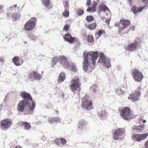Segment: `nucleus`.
<instances>
[{
	"label": "nucleus",
	"mask_w": 148,
	"mask_h": 148,
	"mask_svg": "<svg viewBox=\"0 0 148 148\" xmlns=\"http://www.w3.org/2000/svg\"><path fill=\"white\" fill-rule=\"evenodd\" d=\"M84 60L83 63V66L84 71H87L89 70L91 71L93 69L95 63V60L99 56L97 51H86L84 52L83 54Z\"/></svg>",
	"instance_id": "nucleus-1"
},
{
	"label": "nucleus",
	"mask_w": 148,
	"mask_h": 148,
	"mask_svg": "<svg viewBox=\"0 0 148 148\" xmlns=\"http://www.w3.org/2000/svg\"><path fill=\"white\" fill-rule=\"evenodd\" d=\"M21 96L23 99L22 101L25 102H27L28 104L31 105L30 110L32 111L35 108V105L32 101V99L30 95L28 93L23 92L21 93Z\"/></svg>",
	"instance_id": "nucleus-2"
},
{
	"label": "nucleus",
	"mask_w": 148,
	"mask_h": 148,
	"mask_svg": "<svg viewBox=\"0 0 148 148\" xmlns=\"http://www.w3.org/2000/svg\"><path fill=\"white\" fill-rule=\"evenodd\" d=\"M58 60L60 61L61 64L64 67H69V64L70 63L67 62V58L64 56H59L58 58H53L52 61V65L54 66L58 62Z\"/></svg>",
	"instance_id": "nucleus-3"
},
{
	"label": "nucleus",
	"mask_w": 148,
	"mask_h": 148,
	"mask_svg": "<svg viewBox=\"0 0 148 148\" xmlns=\"http://www.w3.org/2000/svg\"><path fill=\"white\" fill-rule=\"evenodd\" d=\"M142 42V41L140 39L137 38L135 40L134 42L129 44L126 49L131 51H135L139 48Z\"/></svg>",
	"instance_id": "nucleus-4"
},
{
	"label": "nucleus",
	"mask_w": 148,
	"mask_h": 148,
	"mask_svg": "<svg viewBox=\"0 0 148 148\" xmlns=\"http://www.w3.org/2000/svg\"><path fill=\"white\" fill-rule=\"evenodd\" d=\"M99 63L102 64L107 68L111 66L110 60L108 58L105 56L102 53H99V57L98 61Z\"/></svg>",
	"instance_id": "nucleus-5"
},
{
	"label": "nucleus",
	"mask_w": 148,
	"mask_h": 148,
	"mask_svg": "<svg viewBox=\"0 0 148 148\" xmlns=\"http://www.w3.org/2000/svg\"><path fill=\"white\" fill-rule=\"evenodd\" d=\"M82 107L86 110H90L92 107V101L87 96L84 97L82 99Z\"/></svg>",
	"instance_id": "nucleus-6"
},
{
	"label": "nucleus",
	"mask_w": 148,
	"mask_h": 148,
	"mask_svg": "<svg viewBox=\"0 0 148 148\" xmlns=\"http://www.w3.org/2000/svg\"><path fill=\"white\" fill-rule=\"evenodd\" d=\"M79 85V80L78 78L72 80L70 83V85L71 90L73 92L75 90L79 91L80 90Z\"/></svg>",
	"instance_id": "nucleus-7"
},
{
	"label": "nucleus",
	"mask_w": 148,
	"mask_h": 148,
	"mask_svg": "<svg viewBox=\"0 0 148 148\" xmlns=\"http://www.w3.org/2000/svg\"><path fill=\"white\" fill-rule=\"evenodd\" d=\"M141 94L140 88V87L134 93L131 94L128 97V99L133 102L138 101L140 97Z\"/></svg>",
	"instance_id": "nucleus-8"
},
{
	"label": "nucleus",
	"mask_w": 148,
	"mask_h": 148,
	"mask_svg": "<svg viewBox=\"0 0 148 148\" xmlns=\"http://www.w3.org/2000/svg\"><path fill=\"white\" fill-rule=\"evenodd\" d=\"M121 116L125 120H128L132 118L130 113V109L128 107L123 108L121 112Z\"/></svg>",
	"instance_id": "nucleus-9"
},
{
	"label": "nucleus",
	"mask_w": 148,
	"mask_h": 148,
	"mask_svg": "<svg viewBox=\"0 0 148 148\" xmlns=\"http://www.w3.org/2000/svg\"><path fill=\"white\" fill-rule=\"evenodd\" d=\"M36 21V19L34 17L31 18L25 24L24 27L25 29L27 31L32 30L34 27Z\"/></svg>",
	"instance_id": "nucleus-10"
},
{
	"label": "nucleus",
	"mask_w": 148,
	"mask_h": 148,
	"mask_svg": "<svg viewBox=\"0 0 148 148\" xmlns=\"http://www.w3.org/2000/svg\"><path fill=\"white\" fill-rule=\"evenodd\" d=\"M133 77L134 80L138 82H141L143 76L142 73L138 69H135L133 71Z\"/></svg>",
	"instance_id": "nucleus-11"
},
{
	"label": "nucleus",
	"mask_w": 148,
	"mask_h": 148,
	"mask_svg": "<svg viewBox=\"0 0 148 148\" xmlns=\"http://www.w3.org/2000/svg\"><path fill=\"white\" fill-rule=\"evenodd\" d=\"M124 132L123 129L119 128L115 130L114 132H112V138L115 140H117L118 139H121V136Z\"/></svg>",
	"instance_id": "nucleus-12"
},
{
	"label": "nucleus",
	"mask_w": 148,
	"mask_h": 148,
	"mask_svg": "<svg viewBox=\"0 0 148 148\" xmlns=\"http://www.w3.org/2000/svg\"><path fill=\"white\" fill-rule=\"evenodd\" d=\"M148 136V133L143 134H134L133 135V140L138 142H140L146 138Z\"/></svg>",
	"instance_id": "nucleus-13"
},
{
	"label": "nucleus",
	"mask_w": 148,
	"mask_h": 148,
	"mask_svg": "<svg viewBox=\"0 0 148 148\" xmlns=\"http://www.w3.org/2000/svg\"><path fill=\"white\" fill-rule=\"evenodd\" d=\"M30 106H31V105L28 104L27 102H27H24L21 101L18 105L17 110L19 112L22 113L24 111L25 107H28L30 110Z\"/></svg>",
	"instance_id": "nucleus-14"
},
{
	"label": "nucleus",
	"mask_w": 148,
	"mask_h": 148,
	"mask_svg": "<svg viewBox=\"0 0 148 148\" xmlns=\"http://www.w3.org/2000/svg\"><path fill=\"white\" fill-rule=\"evenodd\" d=\"M1 123L2 129H6L8 128L12 125V121L10 119H7L2 120Z\"/></svg>",
	"instance_id": "nucleus-15"
},
{
	"label": "nucleus",
	"mask_w": 148,
	"mask_h": 148,
	"mask_svg": "<svg viewBox=\"0 0 148 148\" xmlns=\"http://www.w3.org/2000/svg\"><path fill=\"white\" fill-rule=\"evenodd\" d=\"M64 40L67 41L70 43H72L75 40V38L72 37L69 33L66 34L64 37Z\"/></svg>",
	"instance_id": "nucleus-16"
},
{
	"label": "nucleus",
	"mask_w": 148,
	"mask_h": 148,
	"mask_svg": "<svg viewBox=\"0 0 148 148\" xmlns=\"http://www.w3.org/2000/svg\"><path fill=\"white\" fill-rule=\"evenodd\" d=\"M28 76L29 78L33 77L34 79L38 80H40L42 77L41 75L38 74L37 72L35 71L29 74Z\"/></svg>",
	"instance_id": "nucleus-17"
},
{
	"label": "nucleus",
	"mask_w": 148,
	"mask_h": 148,
	"mask_svg": "<svg viewBox=\"0 0 148 148\" xmlns=\"http://www.w3.org/2000/svg\"><path fill=\"white\" fill-rule=\"evenodd\" d=\"M145 7V6H144L137 7L135 5H133L132 10L134 14H136L141 12Z\"/></svg>",
	"instance_id": "nucleus-18"
},
{
	"label": "nucleus",
	"mask_w": 148,
	"mask_h": 148,
	"mask_svg": "<svg viewBox=\"0 0 148 148\" xmlns=\"http://www.w3.org/2000/svg\"><path fill=\"white\" fill-rule=\"evenodd\" d=\"M99 9L104 12H106V14L107 15L110 16L111 14L109 10L106 5L101 4L99 7Z\"/></svg>",
	"instance_id": "nucleus-19"
},
{
	"label": "nucleus",
	"mask_w": 148,
	"mask_h": 148,
	"mask_svg": "<svg viewBox=\"0 0 148 148\" xmlns=\"http://www.w3.org/2000/svg\"><path fill=\"white\" fill-rule=\"evenodd\" d=\"M42 1L43 5L46 9L49 10L52 8L53 5L50 2V0H42Z\"/></svg>",
	"instance_id": "nucleus-20"
},
{
	"label": "nucleus",
	"mask_w": 148,
	"mask_h": 148,
	"mask_svg": "<svg viewBox=\"0 0 148 148\" xmlns=\"http://www.w3.org/2000/svg\"><path fill=\"white\" fill-rule=\"evenodd\" d=\"M12 60L14 64L17 66L21 65L23 62V60L19 61L18 58L16 56L14 57L12 59Z\"/></svg>",
	"instance_id": "nucleus-21"
},
{
	"label": "nucleus",
	"mask_w": 148,
	"mask_h": 148,
	"mask_svg": "<svg viewBox=\"0 0 148 148\" xmlns=\"http://www.w3.org/2000/svg\"><path fill=\"white\" fill-rule=\"evenodd\" d=\"M120 22L123 26L121 29H123L124 28H127L130 24V21L127 20L121 19Z\"/></svg>",
	"instance_id": "nucleus-22"
},
{
	"label": "nucleus",
	"mask_w": 148,
	"mask_h": 148,
	"mask_svg": "<svg viewBox=\"0 0 148 148\" xmlns=\"http://www.w3.org/2000/svg\"><path fill=\"white\" fill-rule=\"evenodd\" d=\"M48 121L49 123H51L52 124L54 121L57 122H60L61 120L58 117H51L48 119Z\"/></svg>",
	"instance_id": "nucleus-23"
},
{
	"label": "nucleus",
	"mask_w": 148,
	"mask_h": 148,
	"mask_svg": "<svg viewBox=\"0 0 148 148\" xmlns=\"http://www.w3.org/2000/svg\"><path fill=\"white\" fill-rule=\"evenodd\" d=\"M87 124V123L84 119H81L80 120L78 124V126L80 129H82L83 127L85 126Z\"/></svg>",
	"instance_id": "nucleus-24"
},
{
	"label": "nucleus",
	"mask_w": 148,
	"mask_h": 148,
	"mask_svg": "<svg viewBox=\"0 0 148 148\" xmlns=\"http://www.w3.org/2000/svg\"><path fill=\"white\" fill-rule=\"evenodd\" d=\"M65 78V76L64 73L63 72H61L59 75L58 79V81L61 83L63 82Z\"/></svg>",
	"instance_id": "nucleus-25"
},
{
	"label": "nucleus",
	"mask_w": 148,
	"mask_h": 148,
	"mask_svg": "<svg viewBox=\"0 0 148 148\" xmlns=\"http://www.w3.org/2000/svg\"><path fill=\"white\" fill-rule=\"evenodd\" d=\"M102 34H105V32L102 30H101L98 32H97L95 35V36L96 38L97 39L99 38L101 36Z\"/></svg>",
	"instance_id": "nucleus-26"
},
{
	"label": "nucleus",
	"mask_w": 148,
	"mask_h": 148,
	"mask_svg": "<svg viewBox=\"0 0 148 148\" xmlns=\"http://www.w3.org/2000/svg\"><path fill=\"white\" fill-rule=\"evenodd\" d=\"M116 93L119 96L124 94L125 92L120 88H117L115 89Z\"/></svg>",
	"instance_id": "nucleus-27"
},
{
	"label": "nucleus",
	"mask_w": 148,
	"mask_h": 148,
	"mask_svg": "<svg viewBox=\"0 0 148 148\" xmlns=\"http://www.w3.org/2000/svg\"><path fill=\"white\" fill-rule=\"evenodd\" d=\"M20 16L19 13H13L12 14L11 16L13 20H16L19 18Z\"/></svg>",
	"instance_id": "nucleus-28"
},
{
	"label": "nucleus",
	"mask_w": 148,
	"mask_h": 148,
	"mask_svg": "<svg viewBox=\"0 0 148 148\" xmlns=\"http://www.w3.org/2000/svg\"><path fill=\"white\" fill-rule=\"evenodd\" d=\"M144 129V126L143 125H141L137 127H135L134 129L136 130L138 132H140L143 130Z\"/></svg>",
	"instance_id": "nucleus-29"
},
{
	"label": "nucleus",
	"mask_w": 148,
	"mask_h": 148,
	"mask_svg": "<svg viewBox=\"0 0 148 148\" xmlns=\"http://www.w3.org/2000/svg\"><path fill=\"white\" fill-rule=\"evenodd\" d=\"M67 62L69 63V67H64V68H71V69L73 71H75L76 68V67L75 65L74 64H73V63H72L71 62H69V61H68V60H67Z\"/></svg>",
	"instance_id": "nucleus-30"
},
{
	"label": "nucleus",
	"mask_w": 148,
	"mask_h": 148,
	"mask_svg": "<svg viewBox=\"0 0 148 148\" xmlns=\"http://www.w3.org/2000/svg\"><path fill=\"white\" fill-rule=\"evenodd\" d=\"M23 125L24 127V129L26 130H29L31 127L30 124L27 122H24L23 123Z\"/></svg>",
	"instance_id": "nucleus-31"
},
{
	"label": "nucleus",
	"mask_w": 148,
	"mask_h": 148,
	"mask_svg": "<svg viewBox=\"0 0 148 148\" xmlns=\"http://www.w3.org/2000/svg\"><path fill=\"white\" fill-rule=\"evenodd\" d=\"M97 86L95 85L91 86L90 88V90L92 93H95L96 92L97 90Z\"/></svg>",
	"instance_id": "nucleus-32"
},
{
	"label": "nucleus",
	"mask_w": 148,
	"mask_h": 148,
	"mask_svg": "<svg viewBox=\"0 0 148 148\" xmlns=\"http://www.w3.org/2000/svg\"><path fill=\"white\" fill-rule=\"evenodd\" d=\"M28 37L31 40H32L34 41H36L38 39L37 37L34 36L32 34H29Z\"/></svg>",
	"instance_id": "nucleus-33"
},
{
	"label": "nucleus",
	"mask_w": 148,
	"mask_h": 148,
	"mask_svg": "<svg viewBox=\"0 0 148 148\" xmlns=\"http://www.w3.org/2000/svg\"><path fill=\"white\" fill-rule=\"evenodd\" d=\"M87 40L89 42L91 43L92 42L94 41L93 37L91 36H88L87 38Z\"/></svg>",
	"instance_id": "nucleus-34"
},
{
	"label": "nucleus",
	"mask_w": 148,
	"mask_h": 148,
	"mask_svg": "<svg viewBox=\"0 0 148 148\" xmlns=\"http://www.w3.org/2000/svg\"><path fill=\"white\" fill-rule=\"evenodd\" d=\"M93 17L91 16H88L86 17V20L88 22H90L94 20Z\"/></svg>",
	"instance_id": "nucleus-35"
},
{
	"label": "nucleus",
	"mask_w": 148,
	"mask_h": 148,
	"mask_svg": "<svg viewBox=\"0 0 148 148\" xmlns=\"http://www.w3.org/2000/svg\"><path fill=\"white\" fill-rule=\"evenodd\" d=\"M63 15L64 16L68 17L69 16V13L68 9H66L63 13Z\"/></svg>",
	"instance_id": "nucleus-36"
},
{
	"label": "nucleus",
	"mask_w": 148,
	"mask_h": 148,
	"mask_svg": "<svg viewBox=\"0 0 148 148\" xmlns=\"http://www.w3.org/2000/svg\"><path fill=\"white\" fill-rule=\"evenodd\" d=\"M83 10L81 8L78 9L77 12V14L79 16H80L83 14Z\"/></svg>",
	"instance_id": "nucleus-37"
},
{
	"label": "nucleus",
	"mask_w": 148,
	"mask_h": 148,
	"mask_svg": "<svg viewBox=\"0 0 148 148\" xmlns=\"http://www.w3.org/2000/svg\"><path fill=\"white\" fill-rule=\"evenodd\" d=\"M96 24L95 23H93L91 25H90L88 26V28L90 30H93L96 27Z\"/></svg>",
	"instance_id": "nucleus-38"
},
{
	"label": "nucleus",
	"mask_w": 148,
	"mask_h": 148,
	"mask_svg": "<svg viewBox=\"0 0 148 148\" xmlns=\"http://www.w3.org/2000/svg\"><path fill=\"white\" fill-rule=\"evenodd\" d=\"M63 4L64 6V8L66 9H68L69 10V4L68 1H64L63 2Z\"/></svg>",
	"instance_id": "nucleus-39"
},
{
	"label": "nucleus",
	"mask_w": 148,
	"mask_h": 148,
	"mask_svg": "<svg viewBox=\"0 0 148 148\" xmlns=\"http://www.w3.org/2000/svg\"><path fill=\"white\" fill-rule=\"evenodd\" d=\"M86 11L87 12H93L95 11V8H94V7L88 8L87 9Z\"/></svg>",
	"instance_id": "nucleus-40"
},
{
	"label": "nucleus",
	"mask_w": 148,
	"mask_h": 148,
	"mask_svg": "<svg viewBox=\"0 0 148 148\" xmlns=\"http://www.w3.org/2000/svg\"><path fill=\"white\" fill-rule=\"evenodd\" d=\"M54 142L56 143V144L57 145H59L60 144V139H56L55 140Z\"/></svg>",
	"instance_id": "nucleus-41"
},
{
	"label": "nucleus",
	"mask_w": 148,
	"mask_h": 148,
	"mask_svg": "<svg viewBox=\"0 0 148 148\" xmlns=\"http://www.w3.org/2000/svg\"><path fill=\"white\" fill-rule=\"evenodd\" d=\"M69 27V26L67 24H66L63 28V30L65 31H68Z\"/></svg>",
	"instance_id": "nucleus-42"
},
{
	"label": "nucleus",
	"mask_w": 148,
	"mask_h": 148,
	"mask_svg": "<svg viewBox=\"0 0 148 148\" xmlns=\"http://www.w3.org/2000/svg\"><path fill=\"white\" fill-rule=\"evenodd\" d=\"M60 142L62 144L64 145L66 143V141L65 139L62 138H60Z\"/></svg>",
	"instance_id": "nucleus-43"
},
{
	"label": "nucleus",
	"mask_w": 148,
	"mask_h": 148,
	"mask_svg": "<svg viewBox=\"0 0 148 148\" xmlns=\"http://www.w3.org/2000/svg\"><path fill=\"white\" fill-rule=\"evenodd\" d=\"M4 58L2 57L0 58V63L1 64H3L4 63Z\"/></svg>",
	"instance_id": "nucleus-44"
},
{
	"label": "nucleus",
	"mask_w": 148,
	"mask_h": 148,
	"mask_svg": "<svg viewBox=\"0 0 148 148\" xmlns=\"http://www.w3.org/2000/svg\"><path fill=\"white\" fill-rule=\"evenodd\" d=\"M91 4V1L90 0H88L86 3V5L87 6H90Z\"/></svg>",
	"instance_id": "nucleus-45"
},
{
	"label": "nucleus",
	"mask_w": 148,
	"mask_h": 148,
	"mask_svg": "<svg viewBox=\"0 0 148 148\" xmlns=\"http://www.w3.org/2000/svg\"><path fill=\"white\" fill-rule=\"evenodd\" d=\"M17 7L16 5H14V6H11L10 8V10H13V9H15V8Z\"/></svg>",
	"instance_id": "nucleus-46"
},
{
	"label": "nucleus",
	"mask_w": 148,
	"mask_h": 148,
	"mask_svg": "<svg viewBox=\"0 0 148 148\" xmlns=\"http://www.w3.org/2000/svg\"><path fill=\"white\" fill-rule=\"evenodd\" d=\"M145 148H148V140L145 142Z\"/></svg>",
	"instance_id": "nucleus-47"
},
{
	"label": "nucleus",
	"mask_w": 148,
	"mask_h": 148,
	"mask_svg": "<svg viewBox=\"0 0 148 148\" xmlns=\"http://www.w3.org/2000/svg\"><path fill=\"white\" fill-rule=\"evenodd\" d=\"M97 5V3L96 2H94L92 4V7H94V8H95Z\"/></svg>",
	"instance_id": "nucleus-48"
},
{
	"label": "nucleus",
	"mask_w": 148,
	"mask_h": 148,
	"mask_svg": "<svg viewBox=\"0 0 148 148\" xmlns=\"http://www.w3.org/2000/svg\"><path fill=\"white\" fill-rule=\"evenodd\" d=\"M143 2L146 4L148 3V0H142Z\"/></svg>",
	"instance_id": "nucleus-49"
},
{
	"label": "nucleus",
	"mask_w": 148,
	"mask_h": 148,
	"mask_svg": "<svg viewBox=\"0 0 148 148\" xmlns=\"http://www.w3.org/2000/svg\"><path fill=\"white\" fill-rule=\"evenodd\" d=\"M105 111H102L101 113L100 114L101 116L104 115L105 114Z\"/></svg>",
	"instance_id": "nucleus-50"
},
{
	"label": "nucleus",
	"mask_w": 148,
	"mask_h": 148,
	"mask_svg": "<svg viewBox=\"0 0 148 148\" xmlns=\"http://www.w3.org/2000/svg\"><path fill=\"white\" fill-rule=\"evenodd\" d=\"M105 22L107 24H108L109 23V21L107 19L106 21Z\"/></svg>",
	"instance_id": "nucleus-51"
},
{
	"label": "nucleus",
	"mask_w": 148,
	"mask_h": 148,
	"mask_svg": "<svg viewBox=\"0 0 148 148\" xmlns=\"http://www.w3.org/2000/svg\"><path fill=\"white\" fill-rule=\"evenodd\" d=\"M135 27L134 26L132 27L131 28V29L132 31H134V30H135Z\"/></svg>",
	"instance_id": "nucleus-52"
},
{
	"label": "nucleus",
	"mask_w": 148,
	"mask_h": 148,
	"mask_svg": "<svg viewBox=\"0 0 148 148\" xmlns=\"http://www.w3.org/2000/svg\"><path fill=\"white\" fill-rule=\"evenodd\" d=\"M22 148V147L19 145L17 146H16L15 148Z\"/></svg>",
	"instance_id": "nucleus-53"
},
{
	"label": "nucleus",
	"mask_w": 148,
	"mask_h": 148,
	"mask_svg": "<svg viewBox=\"0 0 148 148\" xmlns=\"http://www.w3.org/2000/svg\"><path fill=\"white\" fill-rule=\"evenodd\" d=\"M119 25V24L118 23H116L115 24V25L116 26H118Z\"/></svg>",
	"instance_id": "nucleus-54"
},
{
	"label": "nucleus",
	"mask_w": 148,
	"mask_h": 148,
	"mask_svg": "<svg viewBox=\"0 0 148 148\" xmlns=\"http://www.w3.org/2000/svg\"><path fill=\"white\" fill-rule=\"evenodd\" d=\"M132 0H128V2L129 4H131L132 3Z\"/></svg>",
	"instance_id": "nucleus-55"
},
{
	"label": "nucleus",
	"mask_w": 148,
	"mask_h": 148,
	"mask_svg": "<svg viewBox=\"0 0 148 148\" xmlns=\"http://www.w3.org/2000/svg\"><path fill=\"white\" fill-rule=\"evenodd\" d=\"M3 107V106L1 104L0 105V111H1V110H2V107Z\"/></svg>",
	"instance_id": "nucleus-56"
},
{
	"label": "nucleus",
	"mask_w": 148,
	"mask_h": 148,
	"mask_svg": "<svg viewBox=\"0 0 148 148\" xmlns=\"http://www.w3.org/2000/svg\"><path fill=\"white\" fill-rule=\"evenodd\" d=\"M10 16V14H7V16L8 17V16Z\"/></svg>",
	"instance_id": "nucleus-57"
},
{
	"label": "nucleus",
	"mask_w": 148,
	"mask_h": 148,
	"mask_svg": "<svg viewBox=\"0 0 148 148\" xmlns=\"http://www.w3.org/2000/svg\"><path fill=\"white\" fill-rule=\"evenodd\" d=\"M2 8V5H0V9H1Z\"/></svg>",
	"instance_id": "nucleus-58"
},
{
	"label": "nucleus",
	"mask_w": 148,
	"mask_h": 148,
	"mask_svg": "<svg viewBox=\"0 0 148 148\" xmlns=\"http://www.w3.org/2000/svg\"><path fill=\"white\" fill-rule=\"evenodd\" d=\"M146 122V120H144L143 121V123H145Z\"/></svg>",
	"instance_id": "nucleus-59"
},
{
	"label": "nucleus",
	"mask_w": 148,
	"mask_h": 148,
	"mask_svg": "<svg viewBox=\"0 0 148 148\" xmlns=\"http://www.w3.org/2000/svg\"><path fill=\"white\" fill-rule=\"evenodd\" d=\"M105 18V17H103L102 18V19H103V18Z\"/></svg>",
	"instance_id": "nucleus-60"
},
{
	"label": "nucleus",
	"mask_w": 148,
	"mask_h": 148,
	"mask_svg": "<svg viewBox=\"0 0 148 148\" xmlns=\"http://www.w3.org/2000/svg\"><path fill=\"white\" fill-rule=\"evenodd\" d=\"M24 43L25 44L26 43H27V42H24Z\"/></svg>",
	"instance_id": "nucleus-61"
}]
</instances>
